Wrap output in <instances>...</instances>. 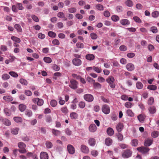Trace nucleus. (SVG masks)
I'll return each instance as SVG.
<instances>
[{
    "label": "nucleus",
    "mask_w": 159,
    "mask_h": 159,
    "mask_svg": "<svg viewBox=\"0 0 159 159\" xmlns=\"http://www.w3.org/2000/svg\"><path fill=\"white\" fill-rule=\"evenodd\" d=\"M107 82L109 84V85L111 88L114 89L115 87V85L114 83L115 79L112 76H111L106 79Z\"/></svg>",
    "instance_id": "nucleus-1"
},
{
    "label": "nucleus",
    "mask_w": 159,
    "mask_h": 159,
    "mask_svg": "<svg viewBox=\"0 0 159 159\" xmlns=\"http://www.w3.org/2000/svg\"><path fill=\"white\" fill-rule=\"evenodd\" d=\"M132 151L130 149H127L125 150L122 154V156L124 158H128L131 156Z\"/></svg>",
    "instance_id": "nucleus-2"
},
{
    "label": "nucleus",
    "mask_w": 159,
    "mask_h": 159,
    "mask_svg": "<svg viewBox=\"0 0 159 159\" xmlns=\"http://www.w3.org/2000/svg\"><path fill=\"white\" fill-rule=\"evenodd\" d=\"M102 110L103 112L106 114L109 113L110 108L109 106L106 104L103 105L102 108Z\"/></svg>",
    "instance_id": "nucleus-3"
},
{
    "label": "nucleus",
    "mask_w": 159,
    "mask_h": 159,
    "mask_svg": "<svg viewBox=\"0 0 159 159\" xmlns=\"http://www.w3.org/2000/svg\"><path fill=\"white\" fill-rule=\"evenodd\" d=\"M70 82V84L69 86L71 89H75L77 88L78 83L76 80L71 79Z\"/></svg>",
    "instance_id": "nucleus-4"
},
{
    "label": "nucleus",
    "mask_w": 159,
    "mask_h": 159,
    "mask_svg": "<svg viewBox=\"0 0 159 159\" xmlns=\"http://www.w3.org/2000/svg\"><path fill=\"white\" fill-rule=\"evenodd\" d=\"M137 149L138 151L141 152L143 154L148 153L150 150L149 148L143 147H138L137 148Z\"/></svg>",
    "instance_id": "nucleus-5"
},
{
    "label": "nucleus",
    "mask_w": 159,
    "mask_h": 159,
    "mask_svg": "<svg viewBox=\"0 0 159 159\" xmlns=\"http://www.w3.org/2000/svg\"><path fill=\"white\" fill-rule=\"evenodd\" d=\"M67 148L69 154H73L75 153V149L73 146L70 144H68L67 146Z\"/></svg>",
    "instance_id": "nucleus-6"
},
{
    "label": "nucleus",
    "mask_w": 159,
    "mask_h": 159,
    "mask_svg": "<svg viewBox=\"0 0 159 159\" xmlns=\"http://www.w3.org/2000/svg\"><path fill=\"white\" fill-rule=\"evenodd\" d=\"M84 99L87 101L91 102L93 100V96L90 94H86L84 96Z\"/></svg>",
    "instance_id": "nucleus-7"
},
{
    "label": "nucleus",
    "mask_w": 159,
    "mask_h": 159,
    "mask_svg": "<svg viewBox=\"0 0 159 159\" xmlns=\"http://www.w3.org/2000/svg\"><path fill=\"white\" fill-rule=\"evenodd\" d=\"M80 149L82 152L84 153H88L89 152V148L84 145H81Z\"/></svg>",
    "instance_id": "nucleus-8"
},
{
    "label": "nucleus",
    "mask_w": 159,
    "mask_h": 159,
    "mask_svg": "<svg viewBox=\"0 0 159 159\" xmlns=\"http://www.w3.org/2000/svg\"><path fill=\"white\" fill-rule=\"evenodd\" d=\"M73 64L76 66H79L81 64V60L78 58H74L72 60Z\"/></svg>",
    "instance_id": "nucleus-9"
},
{
    "label": "nucleus",
    "mask_w": 159,
    "mask_h": 159,
    "mask_svg": "<svg viewBox=\"0 0 159 159\" xmlns=\"http://www.w3.org/2000/svg\"><path fill=\"white\" fill-rule=\"evenodd\" d=\"M40 159H48V155L47 152H42L40 153Z\"/></svg>",
    "instance_id": "nucleus-10"
},
{
    "label": "nucleus",
    "mask_w": 159,
    "mask_h": 159,
    "mask_svg": "<svg viewBox=\"0 0 159 159\" xmlns=\"http://www.w3.org/2000/svg\"><path fill=\"white\" fill-rule=\"evenodd\" d=\"M89 129L90 132H94L96 131L97 128L94 124H92L90 125Z\"/></svg>",
    "instance_id": "nucleus-11"
},
{
    "label": "nucleus",
    "mask_w": 159,
    "mask_h": 159,
    "mask_svg": "<svg viewBox=\"0 0 159 159\" xmlns=\"http://www.w3.org/2000/svg\"><path fill=\"white\" fill-rule=\"evenodd\" d=\"M152 140L150 139H147L145 140L144 143V145L146 146H149L152 143Z\"/></svg>",
    "instance_id": "nucleus-12"
},
{
    "label": "nucleus",
    "mask_w": 159,
    "mask_h": 159,
    "mask_svg": "<svg viewBox=\"0 0 159 159\" xmlns=\"http://www.w3.org/2000/svg\"><path fill=\"white\" fill-rule=\"evenodd\" d=\"M127 69L129 71H132L134 69V65L132 63H128L126 66Z\"/></svg>",
    "instance_id": "nucleus-13"
},
{
    "label": "nucleus",
    "mask_w": 159,
    "mask_h": 159,
    "mask_svg": "<svg viewBox=\"0 0 159 159\" xmlns=\"http://www.w3.org/2000/svg\"><path fill=\"white\" fill-rule=\"evenodd\" d=\"M124 127V125L122 123H119L116 126V129L117 131L120 133Z\"/></svg>",
    "instance_id": "nucleus-14"
},
{
    "label": "nucleus",
    "mask_w": 159,
    "mask_h": 159,
    "mask_svg": "<svg viewBox=\"0 0 159 159\" xmlns=\"http://www.w3.org/2000/svg\"><path fill=\"white\" fill-rule=\"evenodd\" d=\"M120 23L123 25H128L130 24L129 21L126 19H124L120 20Z\"/></svg>",
    "instance_id": "nucleus-15"
},
{
    "label": "nucleus",
    "mask_w": 159,
    "mask_h": 159,
    "mask_svg": "<svg viewBox=\"0 0 159 159\" xmlns=\"http://www.w3.org/2000/svg\"><path fill=\"white\" fill-rule=\"evenodd\" d=\"M107 134L110 136H112L114 134V131L113 129L111 127H108L107 130Z\"/></svg>",
    "instance_id": "nucleus-16"
},
{
    "label": "nucleus",
    "mask_w": 159,
    "mask_h": 159,
    "mask_svg": "<svg viewBox=\"0 0 159 159\" xmlns=\"http://www.w3.org/2000/svg\"><path fill=\"white\" fill-rule=\"evenodd\" d=\"M148 110L151 114H153L156 111V109L155 107L152 106L149 107Z\"/></svg>",
    "instance_id": "nucleus-17"
},
{
    "label": "nucleus",
    "mask_w": 159,
    "mask_h": 159,
    "mask_svg": "<svg viewBox=\"0 0 159 159\" xmlns=\"http://www.w3.org/2000/svg\"><path fill=\"white\" fill-rule=\"evenodd\" d=\"M89 143L91 146H94L95 144L96 141L93 138H90L89 140Z\"/></svg>",
    "instance_id": "nucleus-18"
},
{
    "label": "nucleus",
    "mask_w": 159,
    "mask_h": 159,
    "mask_svg": "<svg viewBox=\"0 0 159 159\" xmlns=\"http://www.w3.org/2000/svg\"><path fill=\"white\" fill-rule=\"evenodd\" d=\"M105 143L107 145L109 146L111 144L112 140L110 138H107L105 140Z\"/></svg>",
    "instance_id": "nucleus-19"
},
{
    "label": "nucleus",
    "mask_w": 159,
    "mask_h": 159,
    "mask_svg": "<svg viewBox=\"0 0 159 159\" xmlns=\"http://www.w3.org/2000/svg\"><path fill=\"white\" fill-rule=\"evenodd\" d=\"M145 117L144 114H141L138 116L137 118L140 122H142L144 120Z\"/></svg>",
    "instance_id": "nucleus-20"
},
{
    "label": "nucleus",
    "mask_w": 159,
    "mask_h": 159,
    "mask_svg": "<svg viewBox=\"0 0 159 159\" xmlns=\"http://www.w3.org/2000/svg\"><path fill=\"white\" fill-rule=\"evenodd\" d=\"M3 123L7 126H9L11 124L10 121L7 119H3L2 120Z\"/></svg>",
    "instance_id": "nucleus-21"
},
{
    "label": "nucleus",
    "mask_w": 159,
    "mask_h": 159,
    "mask_svg": "<svg viewBox=\"0 0 159 159\" xmlns=\"http://www.w3.org/2000/svg\"><path fill=\"white\" fill-rule=\"evenodd\" d=\"M19 129L18 128H15L12 129L11 130V133L13 134H17L18 133Z\"/></svg>",
    "instance_id": "nucleus-22"
},
{
    "label": "nucleus",
    "mask_w": 159,
    "mask_h": 159,
    "mask_svg": "<svg viewBox=\"0 0 159 159\" xmlns=\"http://www.w3.org/2000/svg\"><path fill=\"white\" fill-rule=\"evenodd\" d=\"M3 99L6 101L10 102L12 100V98L11 96H6L3 97Z\"/></svg>",
    "instance_id": "nucleus-23"
},
{
    "label": "nucleus",
    "mask_w": 159,
    "mask_h": 159,
    "mask_svg": "<svg viewBox=\"0 0 159 159\" xmlns=\"http://www.w3.org/2000/svg\"><path fill=\"white\" fill-rule=\"evenodd\" d=\"M70 116L72 119H76L78 116V114L75 112H72L70 114Z\"/></svg>",
    "instance_id": "nucleus-24"
},
{
    "label": "nucleus",
    "mask_w": 159,
    "mask_h": 159,
    "mask_svg": "<svg viewBox=\"0 0 159 159\" xmlns=\"http://www.w3.org/2000/svg\"><path fill=\"white\" fill-rule=\"evenodd\" d=\"M86 58L89 60H92L94 58V56L93 54H89L86 56Z\"/></svg>",
    "instance_id": "nucleus-25"
},
{
    "label": "nucleus",
    "mask_w": 159,
    "mask_h": 159,
    "mask_svg": "<svg viewBox=\"0 0 159 159\" xmlns=\"http://www.w3.org/2000/svg\"><path fill=\"white\" fill-rule=\"evenodd\" d=\"M26 106L23 104H20L19 106V110L21 111H23L26 108Z\"/></svg>",
    "instance_id": "nucleus-26"
},
{
    "label": "nucleus",
    "mask_w": 159,
    "mask_h": 159,
    "mask_svg": "<svg viewBox=\"0 0 159 159\" xmlns=\"http://www.w3.org/2000/svg\"><path fill=\"white\" fill-rule=\"evenodd\" d=\"M45 145L46 148H51L53 146L52 143L49 141H47Z\"/></svg>",
    "instance_id": "nucleus-27"
},
{
    "label": "nucleus",
    "mask_w": 159,
    "mask_h": 159,
    "mask_svg": "<svg viewBox=\"0 0 159 159\" xmlns=\"http://www.w3.org/2000/svg\"><path fill=\"white\" fill-rule=\"evenodd\" d=\"M18 147L20 149L25 148L26 145L23 142H19L18 143Z\"/></svg>",
    "instance_id": "nucleus-28"
},
{
    "label": "nucleus",
    "mask_w": 159,
    "mask_h": 159,
    "mask_svg": "<svg viewBox=\"0 0 159 159\" xmlns=\"http://www.w3.org/2000/svg\"><path fill=\"white\" fill-rule=\"evenodd\" d=\"M44 61L47 63H50L52 62L51 58L48 57H45L43 58Z\"/></svg>",
    "instance_id": "nucleus-29"
},
{
    "label": "nucleus",
    "mask_w": 159,
    "mask_h": 159,
    "mask_svg": "<svg viewBox=\"0 0 159 159\" xmlns=\"http://www.w3.org/2000/svg\"><path fill=\"white\" fill-rule=\"evenodd\" d=\"M93 86L95 89H100L101 88V85L99 83L96 82L93 83Z\"/></svg>",
    "instance_id": "nucleus-30"
},
{
    "label": "nucleus",
    "mask_w": 159,
    "mask_h": 159,
    "mask_svg": "<svg viewBox=\"0 0 159 159\" xmlns=\"http://www.w3.org/2000/svg\"><path fill=\"white\" fill-rule=\"evenodd\" d=\"M52 133L56 136L60 135L61 134V132L60 131L54 129H52Z\"/></svg>",
    "instance_id": "nucleus-31"
},
{
    "label": "nucleus",
    "mask_w": 159,
    "mask_h": 159,
    "mask_svg": "<svg viewBox=\"0 0 159 159\" xmlns=\"http://www.w3.org/2000/svg\"><path fill=\"white\" fill-rule=\"evenodd\" d=\"M126 5L129 7H131L133 5L132 1L130 0H127L125 2Z\"/></svg>",
    "instance_id": "nucleus-32"
},
{
    "label": "nucleus",
    "mask_w": 159,
    "mask_h": 159,
    "mask_svg": "<svg viewBox=\"0 0 159 159\" xmlns=\"http://www.w3.org/2000/svg\"><path fill=\"white\" fill-rule=\"evenodd\" d=\"M159 134V132L158 131H154L151 134L153 138L157 137Z\"/></svg>",
    "instance_id": "nucleus-33"
},
{
    "label": "nucleus",
    "mask_w": 159,
    "mask_h": 159,
    "mask_svg": "<svg viewBox=\"0 0 159 159\" xmlns=\"http://www.w3.org/2000/svg\"><path fill=\"white\" fill-rule=\"evenodd\" d=\"M11 39L14 41H15L16 42L19 43L20 42V39L15 36H12L11 38Z\"/></svg>",
    "instance_id": "nucleus-34"
},
{
    "label": "nucleus",
    "mask_w": 159,
    "mask_h": 159,
    "mask_svg": "<svg viewBox=\"0 0 159 159\" xmlns=\"http://www.w3.org/2000/svg\"><path fill=\"white\" fill-rule=\"evenodd\" d=\"M25 115L29 117L31 116L32 115V112L31 110H27L25 112Z\"/></svg>",
    "instance_id": "nucleus-35"
},
{
    "label": "nucleus",
    "mask_w": 159,
    "mask_h": 159,
    "mask_svg": "<svg viewBox=\"0 0 159 159\" xmlns=\"http://www.w3.org/2000/svg\"><path fill=\"white\" fill-rule=\"evenodd\" d=\"M14 27L18 31L20 32L22 31L21 27L19 25L16 24L14 25Z\"/></svg>",
    "instance_id": "nucleus-36"
},
{
    "label": "nucleus",
    "mask_w": 159,
    "mask_h": 159,
    "mask_svg": "<svg viewBox=\"0 0 159 159\" xmlns=\"http://www.w3.org/2000/svg\"><path fill=\"white\" fill-rule=\"evenodd\" d=\"M159 16V12L157 11H153L152 13V16L154 18H157Z\"/></svg>",
    "instance_id": "nucleus-37"
},
{
    "label": "nucleus",
    "mask_w": 159,
    "mask_h": 159,
    "mask_svg": "<svg viewBox=\"0 0 159 159\" xmlns=\"http://www.w3.org/2000/svg\"><path fill=\"white\" fill-rule=\"evenodd\" d=\"M48 35L50 37L55 38L56 36V34L54 32L50 31L48 33Z\"/></svg>",
    "instance_id": "nucleus-38"
},
{
    "label": "nucleus",
    "mask_w": 159,
    "mask_h": 159,
    "mask_svg": "<svg viewBox=\"0 0 159 159\" xmlns=\"http://www.w3.org/2000/svg\"><path fill=\"white\" fill-rule=\"evenodd\" d=\"M126 113L129 116L132 117L134 116V113L132 110L130 109H128L127 110Z\"/></svg>",
    "instance_id": "nucleus-39"
},
{
    "label": "nucleus",
    "mask_w": 159,
    "mask_h": 159,
    "mask_svg": "<svg viewBox=\"0 0 159 159\" xmlns=\"http://www.w3.org/2000/svg\"><path fill=\"white\" fill-rule=\"evenodd\" d=\"M91 154L94 157H97L98 154V152L96 150H93L91 152Z\"/></svg>",
    "instance_id": "nucleus-40"
},
{
    "label": "nucleus",
    "mask_w": 159,
    "mask_h": 159,
    "mask_svg": "<svg viewBox=\"0 0 159 159\" xmlns=\"http://www.w3.org/2000/svg\"><path fill=\"white\" fill-rule=\"evenodd\" d=\"M14 120L17 123L21 122L22 121L21 118L19 117H14Z\"/></svg>",
    "instance_id": "nucleus-41"
},
{
    "label": "nucleus",
    "mask_w": 159,
    "mask_h": 159,
    "mask_svg": "<svg viewBox=\"0 0 159 159\" xmlns=\"http://www.w3.org/2000/svg\"><path fill=\"white\" fill-rule=\"evenodd\" d=\"M116 136L119 140L121 141L123 140V136L120 133L118 132V133L116 134Z\"/></svg>",
    "instance_id": "nucleus-42"
},
{
    "label": "nucleus",
    "mask_w": 159,
    "mask_h": 159,
    "mask_svg": "<svg viewBox=\"0 0 159 159\" xmlns=\"http://www.w3.org/2000/svg\"><path fill=\"white\" fill-rule=\"evenodd\" d=\"M136 85L137 88L139 89H142L143 87L142 84L140 82H138L136 83Z\"/></svg>",
    "instance_id": "nucleus-43"
},
{
    "label": "nucleus",
    "mask_w": 159,
    "mask_h": 159,
    "mask_svg": "<svg viewBox=\"0 0 159 159\" xmlns=\"http://www.w3.org/2000/svg\"><path fill=\"white\" fill-rule=\"evenodd\" d=\"M138 143V141L137 139H134L132 140V145L133 146H136Z\"/></svg>",
    "instance_id": "nucleus-44"
},
{
    "label": "nucleus",
    "mask_w": 159,
    "mask_h": 159,
    "mask_svg": "<svg viewBox=\"0 0 159 159\" xmlns=\"http://www.w3.org/2000/svg\"><path fill=\"white\" fill-rule=\"evenodd\" d=\"M61 110L62 113L66 114L68 112V111L66 107H63L61 108Z\"/></svg>",
    "instance_id": "nucleus-45"
},
{
    "label": "nucleus",
    "mask_w": 159,
    "mask_h": 159,
    "mask_svg": "<svg viewBox=\"0 0 159 159\" xmlns=\"http://www.w3.org/2000/svg\"><path fill=\"white\" fill-rule=\"evenodd\" d=\"M45 120L46 122L47 123H50L52 121V117L49 115H48L46 116Z\"/></svg>",
    "instance_id": "nucleus-46"
},
{
    "label": "nucleus",
    "mask_w": 159,
    "mask_h": 159,
    "mask_svg": "<svg viewBox=\"0 0 159 159\" xmlns=\"http://www.w3.org/2000/svg\"><path fill=\"white\" fill-rule=\"evenodd\" d=\"M10 77V75L7 74H3L2 77V79L3 80H7Z\"/></svg>",
    "instance_id": "nucleus-47"
},
{
    "label": "nucleus",
    "mask_w": 159,
    "mask_h": 159,
    "mask_svg": "<svg viewBox=\"0 0 159 159\" xmlns=\"http://www.w3.org/2000/svg\"><path fill=\"white\" fill-rule=\"evenodd\" d=\"M111 19L114 21H117L119 20V17L117 16L114 15L111 16Z\"/></svg>",
    "instance_id": "nucleus-48"
},
{
    "label": "nucleus",
    "mask_w": 159,
    "mask_h": 159,
    "mask_svg": "<svg viewBox=\"0 0 159 159\" xmlns=\"http://www.w3.org/2000/svg\"><path fill=\"white\" fill-rule=\"evenodd\" d=\"M9 74H10L11 76L14 77H18V75L14 71H10L9 72Z\"/></svg>",
    "instance_id": "nucleus-49"
},
{
    "label": "nucleus",
    "mask_w": 159,
    "mask_h": 159,
    "mask_svg": "<svg viewBox=\"0 0 159 159\" xmlns=\"http://www.w3.org/2000/svg\"><path fill=\"white\" fill-rule=\"evenodd\" d=\"M57 104V101L55 100H52L50 102V105L51 106L53 107L56 106Z\"/></svg>",
    "instance_id": "nucleus-50"
},
{
    "label": "nucleus",
    "mask_w": 159,
    "mask_h": 159,
    "mask_svg": "<svg viewBox=\"0 0 159 159\" xmlns=\"http://www.w3.org/2000/svg\"><path fill=\"white\" fill-rule=\"evenodd\" d=\"M79 106L81 108H84L85 106V102L82 101L80 102L79 103Z\"/></svg>",
    "instance_id": "nucleus-51"
},
{
    "label": "nucleus",
    "mask_w": 159,
    "mask_h": 159,
    "mask_svg": "<svg viewBox=\"0 0 159 159\" xmlns=\"http://www.w3.org/2000/svg\"><path fill=\"white\" fill-rule=\"evenodd\" d=\"M90 37L92 39H95L97 38L98 35L96 33H92L90 34Z\"/></svg>",
    "instance_id": "nucleus-52"
},
{
    "label": "nucleus",
    "mask_w": 159,
    "mask_h": 159,
    "mask_svg": "<svg viewBox=\"0 0 159 159\" xmlns=\"http://www.w3.org/2000/svg\"><path fill=\"white\" fill-rule=\"evenodd\" d=\"M4 111L7 116H10L11 115V112L10 110L7 108H5L4 109Z\"/></svg>",
    "instance_id": "nucleus-53"
},
{
    "label": "nucleus",
    "mask_w": 159,
    "mask_h": 159,
    "mask_svg": "<svg viewBox=\"0 0 159 159\" xmlns=\"http://www.w3.org/2000/svg\"><path fill=\"white\" fill-rule=\"evenodd\" d=\"M150 30L153 33H156L158 31V30L156 27L153 26L151 28Z\"/></svg>",
    "instance_id": "nucleus-54"
},
{
    "label": "nucleus",
    "mask_w": 159,
    "mask_h": 159,
    "mask_svg": "<svg viewBox=\"0 0 159 159\" xmlns=\"http://www.w3.org/2000/svg\"><path fill=\"white\" fill-rule=\"evenodd\" d=\"M16 6L17 8L20 10H22L24 9V7L22 6V4L21 3H17Z\"/></svg>",
    "instance_id": "nucleus-55"
},
{
    "label": "nucleus",
    "mask_w": 159,
    "mask_h": 159,
    "mask_svg": "<svg viewBox=\"0 0 159 159\" xmlns=\"http://www.w3.org/2000/svg\"><path fill=\"white\" fill-rule=\"evenodd\" d=\"M97 8L100 11H102L104 9V7L102 5L98 4L96 6Z\"/></svg>",
    "instance_id": "nucleus-56"
},
{
    "label": "nucleus",
    "mask_w": 159,
    "mask_h": 159,
    "mask_svg": "<svg viewBox=\"0 0 159 159\" xmlns=\"http://www.w3.org/2000/svg\"><path fill=\"white\" fill-rule=\"evenodd\" d=\"M76 46L77 48H83L84 47V44L83 43L80 42L77 43Z\"/></svg>",
    "instance_id": "nucleus-57"
},
{
    "label": "nucleus",
    "mask_w": 159,
    "mask_h": 159,
    "mask_svg": "<svg viewBox=\"0 0 159 159\" xmlns=\"http://www.w3.org/2000/svg\"><path fill=\"white\" fill-rule=\"evenodd\" d=\"M125 106L126 107L128 108H130L131 107L132 104L131 102H127L125 103Z\"/></svg>",
    "instance_id": "nucleus-58"
},
{
    "label": "nucleus",
    "mask_w": 159,
    "mask_h": 159,
    "mask_svg": "<svg viewBox=\"0 0 159 159\" xmlns=\"http://www.w3.org/2000/svg\"><path fill=\"white\" fill-rule=\"evenodd\" d=\"M87 80L91 84H93L95 82V80L92 78L89 77H87Z\"/></svg>",
    "instance_id": "nucleus-59"
},
{
    "label": "nucleus",
    "mask_w": 159,
    "mask_h": 159,
    "mask_svg": "<svg viewBox=\"0 0 159 159\" xmlns=\"http://www.w3.org/2000/svg\"><path fill=\"white\" fill-rule=\"evenodd\" d=\"M20 82L21 84L25 85H27L28 84L27 81L26 80L23 79H20Z\"/></svg>",
    "instance_id": "nucleus-60"
},
{
    "label": "nucleus",
    "mask_w": 159,
    "mask_h": 159,
    "mask_svg": "<svg viewBox=\"0 0 159 159\" xmlns=\"http://www.w3.org/2000/svg\"><path fill=\"white\" fill-rule=\"evenodd\" d=\"M154 98H150L148 101V104L149 105H152L153 104L154 102Z\"/></svg>",
    "instance_id": "nucleus-61"
},
{
    "label": "nucleus",
    "mask_w": 159,
    "mask_h": 159,
    "mask_svg": "<svg viewBox=\"0 0 159 159\" xmlns=\"http://www.w3.org/2000/svg\"><path fill=\"white\" fill-rule=\"evenodd\" d=\"M133 19L136 22L141 23V20L140 19L138 16H134L133 17Z\"/></svg>",
    "instance_id": "nucleus-62"
},
{
    "label": "nucleus",
    "mask_w": 159,
    "mask_h": 159,
    "mask_svg": "<svg viewBox=\"0 0 159 159\" xmlns=\"http://www.w3.org/2000/svg\"><path fill=\"white\" fill-rule=\"evenodd\" d=\"M43 101L41 99L39 98L37 102V104L38 106H41L43 105Z\"/></svg>",
    "instance_id": "nucleus-63"
},
{
    "label": "nucleus",
    "mask_w": 159,
    "mask_h": 159,
    "mask_svg": "<svg viewBox=\"0 0 159 159\" xmlns=\"http://www.w3.org/2000/svg\"><path fill=\"white\" fill-rule=\"evenodd\" d=\"M31 17L33 20L36 22H38L39 21L38 17L35 15H32Z\"/></svg>",
    "instance_id": "nucleus-64"
}]
</instances>
